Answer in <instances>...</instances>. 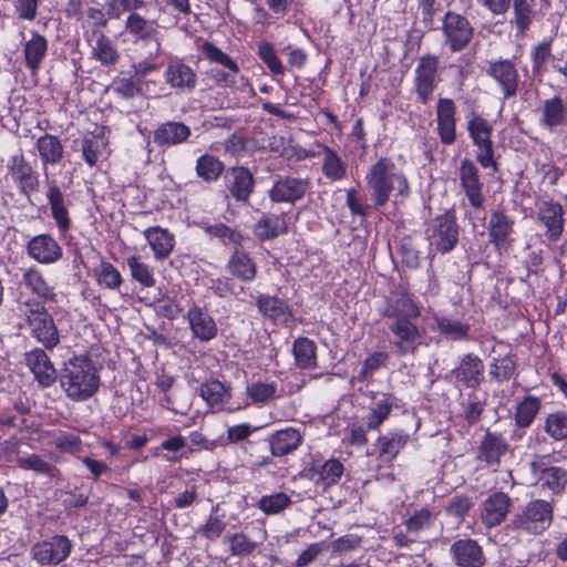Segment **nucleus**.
<instances>
[{"instance_id":"nucleus-24","label":"nucleus","mask_w":567,"mask_h":567,"mask_svg":"<svg viewBox=\"0 0 567 567\" xmlns=\"http://www.w3.org/2000/svg\"><path fill=\"white\" fill-rule=\"evenodd\" d=\"M538 220L546 227L550 240L560 237L564 229L563 207L551 200L543 202L538 208Z\"/></svg>"},{"instance_id":"nucleus-57","label":"nucleus","mask_w":567,"mask_h":567,"mask_svg":"<svg viewBox=\"0 0 567 567\" xmlns=\"http://www.w3.org/2000/svg\"><path fill=\"white\" fill-rule=\"evenodd\" d=\"M246 392L255 403H266L277 396V384L255 382L247 386Z\"/></svg>"},{"instance_id":"nucleus-12","label":"nucleus","mask_w":567,"mask_h":567,"mask_svg":"<svg viewBox=\"0 0 567 567\" xmlns=\"http://www.w3.org/2000/svg\"><path fill=\"white\" fill-rule=\"evenodd\" d=\"M310 188L306 178L281 177L269 190V197L275 203H295L301 199Z\"/></svg>"},{"instance_id":"nucleus-55","label":"nucleus","mask_w":567,"mask_h":567,"mask_svg":"<svg viewBox=\"0 0 567 567\" xmlns=\"http://www.w3.org/2000/svg\"><path fill=\"white\" fill-rule=\"evenodd\" d=\"M514 9V20L513 23L516 25V29L519 33H524L533 19V9L532 4L527 0H514L513 2Z\"/></svg>"},{"instance_id":"nucleus-34","label":"nucleus","mask_w":567,"mask_h":567,"mask_svg":"<svg viewBox=\"0 0 567 567\" xmlns=\"http://www.w3.org/2000/svg\"><path fill=\"white\" fill-rule=\"evenodd\" d=\"M156 259L167 258L175 246L174 236L161 227H151L144 231Z\"/></svg>"},{"instance_id":"nucleus-60","label":"nucleus","mask_w":567,"mask_h":567,"mask_svg":"<svg viewBox=\"0 0 567 567\" xmlns=\"http://www.w3.org/2000/svg\"><path fill=\"white\" fill-rule=\"evenodd\" d=\"M516 369V362L512 357H503L495 359L491 364L489 374L495 378L498 382L509 380Z\"/></svg>"},{"instance_id":"nucleus-8","label":"nucleus","mask_w":567,"mask_h":567,"mask_svg":"<svg viewBox=\"0 0 567 567\" xmlns=\"http://www.w3.org/2000/svg\"><path fill=\"white\" fill-rule=\"evenodd\" d=\"M532 474L536 483L553 494H560L567 487V471L549 464L546 456H538L530 463Z\"/></svg>"},{"instance_id":"nucleus-16","label":"nucleus","mask_w":567,"mask_h":567,"mask_svg":"<svg viewBox=\"0 0 567 567\" xmlns=\"http://www.w3.org/2000/svg\"><path fill=\"white\" fill-rule=\"evenodd\" d=\"M512 506L511 497L503 492L488 496L482 507L481 520L487 527L499 525L506 518Z\"/></svg>"},{"instance_id":"nucleus-22","label":"nucleus","mask_w":567,"mask_h":567,"mask_svg":"<svg viewBox=\"0 0 567 567\" xmlns=\"http://www.w3.org/2000/svg\"><path fill=\"white\" fill-rule=\"evenodd\" d=\"M226 187L230 195L238 202H247L254 192L255 179L246 167H234L227 176Z\"/></svg>"},{"instance_id":"nucleus-51","label":"nucleus","mask_w":567,"mask_h":567,"mask_svg":"<svg viewBox=\"0 0 567 567\" xmlns=\"http://www.w3.org/2000/svg\"><path fill=\"white\" fill-rule=\"evenodd\" d=\"M538 410L539 401L536 398L528 396L524 399L516 409V424L519 427H527L533 422Z\"/></svg>"},{"instance_id":"nucleus-25","label":"nucleus","mask_w":567,"mask_h":567,"mask_svg":"<svg viewBox=\"0 0 567 567\" xmlns=\"http://www.w3.org/2000/svg\"><path fill=\"white\" fill-rule=\"evenodd\" d=\"M89 18V24L92 29L87 31V42L93 54L104 64L106 63V40L104 34L105 22L102 20L103 13L100 10L90 9Z\"/></svg>"},{"instance_id":"nucleus-48","label":"nucleus","mask_w":567,"mask_h":567,"mask_svg":"<svg viewBox=\"0 0 567 567\" xmlns=\"http://www.w3.org/2000/svg\"><path fill=\"white\" fill-rule=\"evenodd\" d=\"M322 173L327 178L331 181H340L344 178L347 174V165L330 147H324Z\"/></svg>"},{"instance_id":"nucleus-20","label":"nucleus","mask_w":567,"mask_h":567,"mask_svg":"<svg viewBox=\"0 0 567 567\" xmlns=\"http://www.w3.org/2000/svg\"><path fill=\"white\" fill-rule=\"evenodd\" d=\"M10 172L22 194L29 196L39 189L38 176L22 154L11 158Z\"/></svg>"},{"instance_id":"nucleus-39","label":"nucleus","mask_w":567,"mask_h":567,"mask_svg":"<svg viewBox=\"0 0 567 567\" xmlns=\"http://www.w3.org/2000/svg\"><path fill=\"white\" fill-rule=\"evenodd\" d=\"M255 235L261 239H272L287 231V224L282 215H264L255 225Z\"/></svg>"},{"instance_id":"nucleus-38","label":"nucleus","mask_w":567,"mask_h":567,"mask_svg":"<svg viewBox=\"0 0 567 567\" xmlns=\"http://www.w3.org/2000/svg\"><path fill=\"white\" fill-rule=\"evenodd\" d=\"M491 75L498 81L505 96H512L517 91V72L509 61H499L491 65Z\"/></svg>"},{"instance_id":"nucleus-64","label":"nucleus","mask_w":567,"mask_h":567,"mask_svg":"<svg viewBox=\"0 0 567 567\" xmlns=\"http://www.w3.org/2000/svg\"><path fill=\"white\" fill-rule=\"evenodd\" d=\"M207 233L214 237L220 238L224 244L240 245L243 236L230 229L224 224H216L207 227Z\"/></svg>"},{"instance_id":"nucleus-53","label":"nucleus","mask_w":567,"mask_h":567,"mask_svg":"<svg viewBox=\"0 0 567 567\" xmlns=\"http://www.w3.org/2000/svg\"><path fill=\"white\" fill-rule=\"evenodd\" d=\"M437 517V513L430 508L416 511L406 522L405 526L410 533H419L431 527Z\"/></svg>"},{"instance_id":"nucleus-52","label":"nucleus","mask_w":567,"mask_h":567,"mask_svg":"<svg viewBox=\"0 0 567 567\" xmlns=\"http://www.w3.org/2000/svg\"><path fill=\"white\" fill-rule=\"evenodd\" d=\"M436 326L442 334L450 339L458 340L467 337L468 326L447 317H436Z\"/></svg>"},{"instance_id":"nucleus-45","label":"nucleus","mask_w":567,"mask_h":567,"mask_svg":"<svg viewBox=\"0 0 567 567\" xmlns=\"http://www.w3.org/2000/svg\"><path fill=\"white\" fill-rule=\"evenodd\" d=\"M37 148L43 164H55L62 158L63 148L58 137L45 134L37 141Z\"/></svg>"},{"instance_id":"nucleus-23","label":"nucleus","mask_w":567,"mask_h":567,"mask_svg":"<svg viewBox=\"0 0 567 567\" xmlns=\"http://www.w3.org/2000/svg\"><path fill=\"white\" fill-rule=\"evenodd\" d=\"M25 363L41 385L49 386L56 380V371L43 350L34 349L27 353Z\"/></svg>"},{"instance_id":"nucleus-47","label":"nucleus","mask_w":567,"mask_h":567,"mask_svg":"<svg viewBox=\"0 0 567 567\" xmlns=\"http://www.w3.org/2000/svg\"><path fill=\"white\" fill-rule=\"evenodd\" d=\"M224 171V164L210 154L202 155L196 162L197 175L207 183L215 182Z\"/></svg>"},{"instance_id":"nucleus-50","label":"nucleus","mask_w":567,"mask_h":567,"mask_svg":"<svg viewBox=\"0 0 567 567\" xmlns=\"http://www.w3.org/2000/svg\"><path fill=\"white\" fill-rule=\"evenodd\" d=\"M224 543L228 544L231 556L236 557L248 556L259 546V543L254 542L243 532L226 536Z\"/></svg>"},{"instance_id":"nucleus-62","label":"nucleus","mask_w":567,"mask_h":567,"mask_svg":"<svg viewBox=\"0 0 567 567\" xmlns=\"http://www.w3.org/2000/svg\"><path fill=\"white\" fill-rule=\"evenodd\" d=\"M225 528L226 522L223 517L210 515L205 524L198 528V533L209 540H215L221 536Z\"/></svg>"},{"instance_id":"nucleus-15","label":"nucleus","mask_w":567,"mask_h":567,"mask_svg":"<svg viewBox=\"0 0 567 567\" xmlns=\"http://www.w3.org/2000/svg\"><path fill=\"white\" fill-rule=\"evenodd\" d=\"M450 554L458 567H481L485 563L482 547L471 538L454 542Z\"/></svg>"},{"instance_id":"nucleus-37","label":"nucleus","mask_w":567,"mask_h":567,"mask_svg":"<svg viewBox=\"0 0 567 567\" xmlns=\"http://www.w3.org/2000/svg\"><path fill=\"white\" fill-rule=\"evenodd\" d=\"M165 80L175 89H194L196 85V73L184 63L169 64L165 71Z\"/></svg>"},{"instance_id":"nucleus-28","label":"nucleus","mask_w":567,"mask_h":567,"mask_svg":"<svg viewBox=\"0 0 567 567\" xmlns=\"http://www.w3.org/2000/svg\"><path fill=\"white\" fill-rule=\"evenodd\" d=\"M344 467L337 458H330L323 464H313L308 468V477L317 485L329 487L342 476Z\"/></svg>"},{"instance_id":"nucleus-30","label":"nucleus","mask_w":567,"mask_h":567,"mask_svg":"<svg viewBox=\"0 0 567 567\" xmlns=\"http://www.w3.org/2000/svg\"><path fill=\"white\" fill-rule=\"evenodd\" d=\"M190 128L182 122H166L154 132V141L161 146H172L185 142Z\"/></svg>"},{"instance_id":"nucleus-46","label":"nucleus","mask_w":567,"mask_h":567,"mask_svg":"<svg viewBox=\"0 0 567 567\" xmlns=\"http://www.w3.org/2000/svg\"><path fill=\"white\" fill-rule=\"evenodd\" d=\"M398 399L392 394H384L378 401L368 416L367 426L369 430L378 429L390 415L393 406H396Z\"/></svg>"},{"instance_id":"nucleus-7","label":"nucleus","mask_w":567,"mask_h":567,"mask_svg":"<svg viewBox=\"0 0 567 567\" xmlns=\"http://www.w3.org/2000/svg\"><path fill=\"white\" fill-rule=\"evenodd\" d=\"M439 63V58L430 53L422 55L417 61L414 86L417 97L423 104H427L432 99L436 86Z\"/></svg>"},{"instance_id":"nucleus-3","label":"nucleus","mask_w":567,"mask_h":567,"mask_svg":"<svg viewBox=\"0 0 567 567\" xmlns=\"http://www.w3.org/2000/svg\"><path fill=\"white\" fill-rule=\"evenodd\" d=\"M24 305L31 334L45 348H54L59 343V333L51 315L39 301L29 300Z\"/></svg>"},{"instance_id":"nucleus-44","label":"nucleus","mask_w":567,"mask_h":567,"mask_svg":"<svg viewBox=\"0 0 567 567\" xmlns=\"http://www.w3.org/2000/svg\"><path fill=\"white\" fill-rule=\"evenodd\" d=\"M316 343L308 338H298L293 342V355L300 369H312L317 365Z\"/></svg>"},{"instance_id":"nucleus-17","label":"nucleus","mask_w":567,"mask_h":567,"mask_svg":"<svg viewBox=\"0 0 567 567\" xmlns=\"http://www.w3.org/2000/svg\"><path fill=\"white\" fill-rule=\"evenodd\" d=\"M455 104L451 99H440L436 106L437 132L444 145L456 140Z\"/></svg>"},{"instance_id":"nucleus-27","label":"nucleus","mask_w":567,"mask_h":567,"mask_svg":"<svg viewBox=\"0 0 567 567\" xmlns=\"http://www.w3.org/2000/svg\"><path fill=\"white\" fill-rule=\"evenodd\" d=\"M302 442V434L295 427L279 430L270 435L269 445L274 456H285L297 450Z\"/></svg>"},{"instance_id":"nucleus-10","label":"nucleus","mask_w":567,"mask_h":567,"mask_svg":"<svg viewBox=\"0 0 567 567\" xmlns=\"http://www.w3.org/2000/svg\"><path fill=\"white\" fill-rule=\"evenodd\" d=\"M430 240L431 245L441 252H447L455 247L458 229L454 214L447 212L435 218Z\"/></svg>"},{"instance_id":"nucleus-43","label":"nucleus","mask_w":567,"mask_h":567,"mask_svg":"<svg viewBox=\"0 0 567 567\" xmlns=\"http://www.w3.org/2000/svg\"><path fill=\"white\" fill-rule=\"evenodd\" d=\"M47 50V39L34 32L32 38L24 44L23 52L27 66L33 71L39 69L43 58L45 56Z\"/></svg>"},{"instance_id":"nucleus-59","label":"nucleus","mask_w":567,"mask_h":567,"mask_svg":"<svg viewBox=\"0 0 567 567\" xmlns=\"http://www.w3.org/2000/svg\"><path fill=\"white\" fill-rule=\"evenodd\" d=\"M290 497L285 493L264 496L258 502V507L267 515L278 514L290 505Z\"/></svg>"},{"instance_id":"nucleus-63","label":"nucleus","mask_w":567,"mask_h":567,"mask_svg":"<svg viewBox=\"0 0 567 567\" xmlns=\"http://www.w3.org/2000/svg\"><path fill=\"white\" fill-rule=\"evenodd\" d=\"M258 53L260 59L274 74H282L285 72L281 61L276 55V52L270 43H260Z\"/></svg>"},{"instance_id":"nucleus-26","label":"nucleus","mask_w":567,"mask_h":567,"mask_svg":"<svg viewBox=\"0 0 567 567\" xmlns=\"http://www.w3.org/2000/svg\"><path fill=\"white\" fill-rule=\"evenodd\" d=\"M187 319L193 334L200 341H209L217 336V326L210 315L197 306L187 312Z\"/></svg>"},{"instance_id":"nucleus-19","label":"nucleus","mask_w":567,"mask_h":567,"mask_svg":"<svg viewBox=\"0 0 567 567\" xmlns=\"http://www.w3.org/2000/svg\"><path fill=\"white\" fill-rule=\"evenodd\" d=\"M390 330L398 338L395 346L401 355L414 352L421 342V333L409 318H395V321L390 326Z\"/></svg>"},{"instance_id":"nucleus-14","label":"nucleus","mask_w":567,"mask_h":567,"mask_svg":"<svg viewBox=\"0 0 567 567\" xmlns=\"http://www.w3.org/2000/svg\"><path fill=\"white\" fill-rule=\"evenodd\" d=\"M460 179L471 206L482 208L484 203L483 184L480 181L478 169L472 161L467 158L462 161Z\"/></svg>"},{"instance_id":"nucleus-18","label":"nucleus","mask_w":567,"mask_h":567,"mask_svg":"<svg viewBox=\"0 0 567 567\" xmlns=\"http://www.w3.org/2000/svg\"><path fill=\"white\" fill-rule=\"evenodd\" d=\"M483 361L477 355L467 353L461 359L458 367L453 369L451 373L457 382H461L466 388L476 389L483 380Z\"/></svg>"},{"instance_id":"nucleus-56","label":"nucleus","mask_w":567,"mask_h":567,"mask_svg":"<svg viewBox=\"0 0 567 567\" xmlns=\"http://www.w3.org/2000/svg\"><path fill=\"white\" fill-rule=\"evenodd\" d=\"M203 52L208 60L225 66L233 74H237L239 72L237 63L213 43L205 42L203 44Z\"/></svg>"},{"instance_id":"nucleus-36","label":"nucleus","mask_w":567,"mask_h":567,"mask_svg":"<svg viewBox=\"0 0 567 567\" xmlns=\"http://www.w3.org/2000/svg\"><path fill=\"white\" fill-rule=\"evenodd\" d=\"M229 272L243 281H251L256 277L257 267L249 255L236 249L228 260Z\"/></svg>"},{"instance_id":"nucleus-2","label":"nucleus","mask_w":567,"mask_h":567,"mask_svg":"<svg viewBox=\"0 0 567 567\" xmlns=\"http://www.w3.org/2000/svg\"><path fill=\"white\" fill-rule=\"evenodd\" d=\"M367 185L377 207L385 205L392 192L405 197L410 186L403 173L395 169V164L388 157L379 158L367 174Z\"/></svg>"},{"instance_id":"nucleus-33","label":"nucleus","mask_w":567,"mask_h":567,"mask_svg":"<svg viewBox=\"0 0 567 567\" xmlns=\"http://www.w3.org/2000/svg\"><path fill=\"white\" fill-rule=\"evenodd\" d=\"M409 436L401 433H389L378 439L375 443L378 460L388 466L406 444Z\"/></svg>"},{"instance_id":"nucleus-41","label":"nucleus","mask_w":567,"mask_h":567,"mask_svg":"<svg viewBox=\"0 0 567 567\" xmlns=\"http://www.w3.org/2000/svg\"><path fill=\"white\" fill-rule=\"evenodd\" d=\"M106 148V140L104 138V127L96 128L91 136H86L82 142V153L85 162L95 165L103 151Z\"/></svg>"},{"instance_id":"nucleus-29","label":"nucleus","mask_w":567,"mask_h":567,"mask_svg":"<svg viewBox=\"0 0 567 567\" xmlns=\"http://www.w3.org/2000/svg\"><path fill=\"white\" fill-rule=\"evenodd\" d=\"M507 449L508 444L502 434L487 431L478 446L477 458L488 465H496Z\"/></svg>"},{"instance_id":"nucleus-21","label":"nucleus","mask_w":567,"mask_h":567,"mask_svg":"<svg viewBox=\"0 0 567 567\" xmlns=\"http://www.w3.org/2000/svg\"><path fill=\"white\" fill-rule=\"evenodd\" d=\"M21 285L43 301H55L54 288L49 285L42 271L35 266L21 268Z\"/></svg>"},{"instance_id":"nucleus-35","label":"nucleus","mask_w":567,"mask_h":567,"mask_svg":"<svg viewBox=\"0 0 567 567\" xmlns=\"http://www.w3.org/2000/svg\"><path fill=\"white\" fill-rule=\"evenodd\" d=\"M394 299L390 300L384 316L389 318H415L420 311L404 289H400L393 293Z\"/></svg>"},{"instance_id":"nucleus-9","label":"nucleus","mask_w":567,"mask_h":567,"mask_svg":"<svg viewBox=\"0 0 567 567\" xmlns=\"http://www.w3.org/2000/svg\"><path fill=\"white\" fill-rule=\"evenodd\" d=\"M71 548L72 545L68 537L56 535L35 544L31 554L33 559L41 565H56L70 555Z\"/></svg>"},{"instance_id":"nucleus-42","label":"nucleus","mask_w":567,"mask_h":567,"mask_svg":"<svg viewBox=\"0 0 567 567\" xmlns=\"http://www.w3.org/2000/svg\"><path fill=\"white\" fill-rule=\"evenodd\" d=\"M567 115V110L559 96L546 100L543 104L540 123L549 128L561 125Z\"/></svg>"},{"instance_id":"nucleus-13","label":"nucleus","mask_w":567,"mask_h":567,"mask_svg":"<svg viewBox=\"0 0 567 567\" xmlns=\"http://www.w3.org/2000/svg\"><path fill=\"white\" fill-rule=\"evenodd\" d=\"M27 254L39 264L51 265L60 260L62 248L52 236L42 234L28 241Z\"/></svg>"},{"instance_id":"nucleus-5","label":"nucleus","mask_w":567,"mask_h":567,"mask_svg":"<svg viewBox=\"0 0 567 567\" xmlns=\"http://www.w3.org/2000/svg\"><path fill=\"white\" fill-rule=\"evenodd\" d=\"M467 131L474 145L478 148L477 162L485 168L492 167L497 171V163L494 159V145L492 141V126L480 115H473L467 123Z\"/></svg>"},{"instance_id":"nucleus-40","label":"nucleus","mask_w":567,"mask_h":567,"mask_svg":"<svg viewBox=\"0 0 567 567\" xmlns=\"http://www.w3.org/2000/svg\"><path fill=\"white\" fill-rule=\"evenodd\" d=\"M16 462L20 468L32 471L38 475H42L49 478H55L60 474V471L53 464L45 461L39 454L33 453L19 456Z\"/></svg>"},{"instance_id":"nucleus-32","label":"nucleus","mask_w":567,"mask_h":567,"mask_svg":"<svg viewBox=\"0 0 567 567\" xmlns=\"http://www.w3.org/2000/svg\"><path fill=\"white\" fill-rule=\"evenodd\" d=\"M257 307L264 316L272 319L275 322L286 326L292 322V312L286 302L279 298L260 296L257 299Z\"/></svg>"},{"instance_id":"nucleus-6","label":"nucleus","mask_w":567,"mask_h":567,"mask_svg":"<svg viewBox=\"0 0 567 567\" xmlns=\"http://www.w3.org/2000/svg\"><path fill=\"white\" fill-rule=\"evenodd\" d=\"M442 31L444 43L452 52H458L465 49L473 38V27L470 21L453 11H447L443 19Z\"/></svg>"},{"instance_id":"nucleus-31","label":"nucleus","mask_w":567,"mask_h":567,"mask_svg":"<svg viewBox=\"0 0 567 567\" xmlns=\"http://www.w3.org/2000/svg\"><path fill=\"white\" fill-rule=\"evenodd\" d=\"M47 185V198L52 210V217L54 218L59 229L61 231H66L70 228V218L63 194L54 181L48 179Z\"/></svg>"},{"instance_id":"nucleus-58","label":"nucleus","mask_w":567,"mask_h":567,"mask_svg":"<svg viewBox=\"0 0 567 567\" xmlns=\"http://www.w3.org/2000/svg\"><path fill=\"white\" fill-rule=\"evenodd\" d=\"M545 430L556 441L567 437V413L549 414L546 419Z\"/></svg>"},{"instance_id":"nucleus-61","label":"nucleus","mask_w":567,"mask_h":567,"mask_svg":"<svg viewBox=\"0 0 567 567\" xmlns=\"http://www.w3.org/2000/svg\"><path fill=\"white\" fill-rule=\"evenodd\" d=\"M126 30L140 39H147L155 32L153 23L136 13L128 16Z\"/></svg>"},{"instance_id":"nucleus-49","label":"nucleus","mask_w":567,"mask_h":567,"mask_svg":"<svg viewBox=\"0 0 567 567\" xmlns=\"http://www.w3.org/2000/svg\"><path fill=\"white\" fill-rule=\"evenodd\" d=\"M200 396L212 406L226 403L230 393L218 380H210L200 386Z\"/></svg>"},{"instance_id":"nucleus-4","label":"nucleus","mask_w":567,"mask_h":567,"mask_svg":"<svg viewBox=\"0 0 567 567\" xmlns=\"http://www.w3.org/2000/svg\"><path fill=\"white\" fill-rule=\"evenodd\" d=\"M553 517V505L544 499H535L514 517L513 523L517 528L538 535L550 526Z\"/></svg>"},{"instance_id":"nucleus-54","label":"nucleus","mask_w":567,"mask_h":567,"mask_svg":"<svg viewBox=\"0 0 567 567\" xmlns=\"http://www.w3.org/2000/svg\"><path fill=\"white\" fill-rule=\"evenodd\" d=\"M132 277L145 287H153L155 279L153 276V269L141 261L137 257H130L127 260Z\"/></svg>"},{"instance_id":"nucleus-11","label":"nucleus","mask_w":567,"mask_h":567,"mask_svg":"<svg viewBox=\"0 0 567 567\" xmlns=\"http://www.w3.org/2000/svg\"><path fill=\"white\" fill-rule=\"evenodd\" d=\"M489 243L498 250H507L514 241V220L502 210L491 214L488 225Z\"/></svg>"},{"instance_id":"nucleus-1","label":"nucleus","mask_w":567,"mask_h":567,"mask_svg":"<svg viewBox=\"0 0 567 567\" xmlns=\"http://www.w3.org/2000/svg\"><path fill=\"white\" fill-rule=\"evenodd\" d=\"M94 349L86 358H73L65 363L61 375V384L66 394L74 400H85L93 395L100 384V378L93 361Z\"/></svg>"}]
</instances>
